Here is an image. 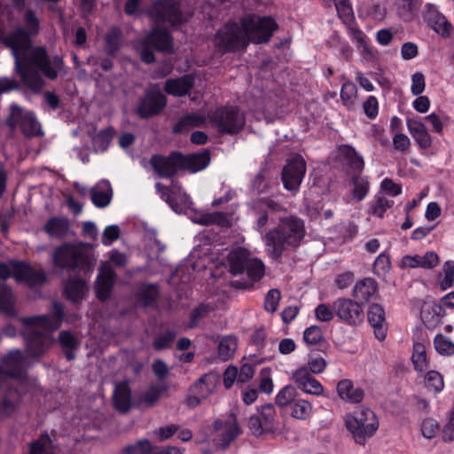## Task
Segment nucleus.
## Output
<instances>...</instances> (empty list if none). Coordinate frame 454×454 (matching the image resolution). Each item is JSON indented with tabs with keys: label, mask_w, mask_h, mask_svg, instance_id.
I'll use <instances>...</instances> for the list:
<instances>
[{
	"label": "nucleus",
	"mask_w": 454,
	"mask_h": 454,
	"mask_svg": "<svg viewBox=\"0 0 454 454\" xmlns=\"http://www.w3.org/2000/svg\"><path fill=\"white\" fill-rule=\"evenodd\" d=\"M439 262V257L434 252H427L424 255H406L402 259V264L406 268L420 267L432 269Z\"/></svg>",
	"instance_id": "bb28decb"
},
{
	"label": "nucleus",
	"mask_w": 454,
	"mask_h": 454,
	"mask_svg": "<svg viewBox=\"0 0 454 454\" xmlns=\"http://www.w3.org/2000/svg\"><path fill=\"white\" fill-rule=\"evenodd\" d=\"M51 259L55 267L67 270L85 269L90 264L88 249L82 245L72 243L55 247Z\"/></svg>",
	"instance_id": "39448f33"
},
{
	"label": "nucleus",
	"mask_w": 454,
	"mask_h": 454,
	"mask_svg": "<svg viewBox=\"0 0 454 454\" xmlns=\"http://www.w3.org/2000/svg\"><path fill=\"white\" fill-rule=\"evenodd\" d=\"M158 296V288L153 284L142 285L138 290V298L145 306L152 305Z\"/></svg>",
	"instance_id": "603ef678"
},
{
	"label": "nucleus",
	"mask_w": 454,
	"mask_h": 454,
	"mask_svg": "<svg viewBox=\"0 0 454 454\" xmlns=\"http://www.w3.org/2000/svg\"><path fill=\"white\" fill-rule=\"evenodd\" d=\"M149 14L155 22L168 23L171 26L179 25L186 20L178 0H158L153 4Z\"/></svg>",
	"instance_id": "ddd939ff"
},
{
	"label": "nucleus",
	"mask_w": 454,
	"mask_h": 454,
	"mask_svg": "<svg viewBox=\"0 0 454 454\" xmlns=\"http://www.w3.org/2000/svg\"><path fill=\"white\" fill-rule=\"evenodd\" d=\"M390 267L391 262L389 257L385 254H381L376 258L373 263V271L379 276L385 275L389 270Z\"/></svg>",
	"instance_id": "338daca9"
},
{
	"label": "nucleus",
	"mask_w": 454,
	"mask_h": 454,
	"mask_svg": "<svg viewBox=\"0 0 454 454\" xmlns=\"http://www.w3.org/2000/svg\"><path fill=\"white\" fill-rule=\"evenodd\" d=\"M305 233L303 220L294 215L282 217L279 224L265 234V245L271 255L278 258L285 250L298 247Z\"/></svg>",
	"instance_id": "7ed1b4c3"
},
{
	"label": "nucleus",
	"mask_w": 454,
	"mask_h": 454,
	"mask_svg": "<svg viewBox=\"0 0 454 454\" xmlns=\"http://www.w3.org/2000/svg\"><path fill=\"white\" fill-rule=\"evenodd\" d=\"M166 103V97L160 90H147L137 106V114L141 118L157 115L163 110Z\"/></svg>",
	"instance_id": "2eb2a0df"
},
{
	"label": "nucleus",
	"mask_w": 454,
	"mask_h": 454,
	"mask_svg": "<svg viewBox=\"0 0 454 454\" xmlns=\"http://www.w3.org/2000/svg\"><path fill=\"white\" fill-rule=\"evenodd\" d=\"M357 97V88L355 83L351 82H346L340 90V98L343 104L348 107L351 108L354 106Z\"/></svg>",
	"instance_id": "de8ad7c7"
},
{
	"label": "nucleus",
	"mask_w": 454,
	"mask_h": 454,
	"mask_svg": "<svg viewBox=\"0 0 454 454\" xmlns=\"http://www.w3.org/2000/svg\"><path fill=\"white\" fill-rule=\"evenodd\" d=\"M340 152L351 169L356 172H361L364 169V160L352 146L342 145L340 147Z\"/></svg>",
	"instance_id": "ea45409f"
},
{
	"label": "nucleus",
	"mask_w": 454,
	"mask_h": 454,
	"mask_svg": "<svg viewBox=\"0 0 454 454\" xmlns=\"http://www.w3.org/2000/svg\"><path fill=\"white\" fill-rule=\"evenodd\" d=\"M121 32L118 27H112L106 35L105 52L107 55H115L121 48Z\"/></svg>",
	"instance_id": "79ce46f5"
},
{
	"label": "nucleus",
	"mask_w": 454,
	"mask_h": 454,
	"mask_svg": "<svg viewBox=\"0 0 454 454\" xmlns=\"http://www.w3.org/2000/svg\"><path fill=\"white\" fill-rule=\"evenodd\" d=\"M435 350L442 356H451L454 354V343L442 334H437L434 340Z\"/></svg>",
	"instance_id": "5fc2aeb1"
},
{
	"label": "nucleus",
	"mask_w": 454,
	"mask_h": 454,
	"mask_svg": "<svg viewBox=\"0 0 454 454\" xmlns=\"http://www.w3.org/2000/svg\"><path fill=\"white\" fill-rule=\"evenodd\" d=\"M215 429L221 431L223 448H226L241 433V429L237 422L236 416L231 413L225 421L216 420Z\"/></svg>",
	"instance_id": "412c9836"
},
{
	"label": "nucleus",
	"mask_w": 454,
	"mask_h": 454,
	"mask_svg": "<svg viewBox=\"0 0 454 454\" xmlns=\"http://www.w3.org/2000/svg\"><path fill=\"white\" fill-rule=\"evenodd\" d=\"M193 86V78L190 75L183 76L176 80H168L165 82V91L174 96H184L187 94Z\"/></svg>",
	"instance_id": "f704fd0d"
},
{
	"label": "nucleus",
	"mask_w": 454,
	"mask_h": 454,
	"mask_svg": "<svg viewBox=\"0 0 454 454\" xmlns=\"http://www.w3.org/2000/svg\"><path fill=\"white\" fill-rule=\"evenodd\" d=\"M237 348L238 340L235 336H224L218 345V355L223 361H227L234 355Z\"/></svg>",
	"instance_id": "a19ab883"
},
{
	"label": "nucleus",
	"mask_w": 454,
	"mask_h": 454,
	"mask_svg": "<svg viewBox=\"0 0 454 454\" xmlns=\"http://www.w3.org/2000/svg\"><path fill=\"white\" fill-rule=\"evenodd\" d=\"M212 124L221 132L229 135L239 133L245 126V115L237 106L217 108L209 114Z\"/></svg>",
	"instance_id": "6e6552de"
},
{
	"label": "nucleus",
	"mask_w": 454,
	"mask_h": 454,
	"mask_svg": "<svg viewBox=\"0 0 454 454\" xmlns=\"http://www.w3.org/2000/svg\"><path fill=\"white\" fill-rule=\"evenodd\" d=\"M441 307L437 305L427 306L421 311L422 320L428 329H434L441 321Z\"/></svg>",
	"instance_id": "c03bdc74"
},
{
	"label": "nucleus",
	"mask_w": 454,
	"mask_h": 454,
	"mask_svg": "<svg viewBox=\"0 0 454 454\" xmlns=\"http://www.w3.org/2000/svg\"><path fill=\"white\" fill-rule=\"evenodd\" d=\"M63 317V305L59 301H54L50 315L21 318L26 326L24 335L29 356H40L48 349L51 344V338L49 333L43 331L51 333L59 329L62 324Z\"/></svg>",
	"instance_id": "f03ea898"
},
{
	"label": "nucleus",
	"mask_w": 454,
	"mask_h": 454,
	"mask_svg": "<svg viewBox=\"0 0 454 454\" xmlns=\"http://www.w3.org/2000/svg\"><path fill=\"white\" fill-rule=\"evenodd\" d=\"M150 165L160 177H172L181 169L180 153L172 152L168 156L153 155Z\"/></svg>",
	"instance_id": "dca6fc26"
},
{
	"label": "nucleus",
	"mask_w": 454,
	"mask_h": 454,
	"mask_svg": "<svg viewBox=\"0 0 454 454\" xmlns=\"http://www.w3.org/2000/svg\"><path fill=\"white\" fill-rule=\"evenodd\" d=\"M113 137V129L100 130L92 139L96 151L104 152L107 149Z\"/></svg>",
	"instance_id": "864d4df0"
},
{
	"label": "nucleus",
	"mask_w": 454,
	"mask_h": 454,
	"mask_svg": "<svg viewBox=\"0 0 454 454\" xmlns=\"http://www.w3.org/2000/svg\"><path fill=\"white\" fill-rule=\"evenodd\" d=\"M337 392L339 396L352 403H360L364 396V392L361 387H354L349 380H342L337 384Z\"/></svg>",
	"instance_id": "c756f323"
},
{
	"label": "nucleus",
	"mask_w": 454,
	"mask_h": 454,
	"mask_svg": "<svg viewBox=\"0 0 454 454\" xmlns=\"http://www.w3.org/2000/svg\"><path fill=\"white\" fill-rule=\"evenodd\" d=\"M425 384L428 389L435 393L441 392L444 387L442 376L435 371H429L426 374Z\"/></svg>",
	"instance_id": "4d7b16f0"
},
{
	"label": "nucleus",
	"mask_w": 454,
	"mask_h": 454,
	"mask_svg": "<svg viewBox=\"0 0 454 454\" xmlns=\"http://www.w3.org/2000/svg\"><path fill=\"white\" fill-rule=\"evenodd\" d=\"M248 428L255 436L278 431L279 423L277 420V411L274 405L271 403L262 405L258 413L249 418Z\"/></svg>",
	"instance_id": "f8f14e48"
},
{
	"label": "nucleus",
	"mask_w": 454,
	"mask_h": 454,
	"mask_svg": "<svg viewBox=\"0 0 454 454\" xmlns=\"http://www.w3.org/2000/svg\"><path fill=\"white\" fill-rule=\"evenodd\" d=\"M303 340L309 345H315L323 340V333L319 326L311 325L303 333Z\"/></svg>",
	"instance_id": "e2e57ef3"
},
{
	"label": "nucleus",
	"mask_w": 454,
	"mask_h": 454,
	"mask_svg": "<svg viewBox=\"0 0 454 454\" xmlns=\"http://www.w3.org/2000/svg\"><path fill=\"white\" fill-rule=\"evenodd\" d=\"M215 309V306L212 302H202L195 307L191 312V320L189 327L193 328L198 325L199 322L209 315Z\"/></svg>",
	"instance_id": "a18cd8bd"
},
{
	"label": "nucleus",
	"mask_w": 454,
	"mask_h": 454,
	"mask_svg": "<svg viewBox=\"0 0 454 454\" xmlns=\"http://www.w3.org/2000/svg\"><path fill=\"white\" fill-rule=\"evenodd\" d=\"M217 383V376L214 373L202 375L191 387L190 392L207 398L214 391Z\"/></svg>",
	"instance_id": "7c9ffc66"
},
{
	"label": "nucleus",
	"mask_w": 454,
	"mask_h": 454,
	"mask_svg": "<svg viewBox=\"0 0 454 454\" xmlns=\"http://www.w3.org/2000/svg\"><path fill=\"white\" fill-rule=\"evenodd\" d=\"M393 201L389 200L384 195H379L375 201L372 204L371 213L382 218L387 209L390 208Z\"/></svg>",
	"instance_id": "bf43d9fd"
},
{
	"label": "nucleus",
	"mask_w": 454,
	"mask_h": 454,
	"mask_svg": "<svg viewBox=\"0 0 454 454\" xmlns=\"http://www.w3.org/2000/svg\"><path fill=\"white\" fill-rule=\"evenodd\" d=\"M152 450L153 447L149 440L140 439L137 442L124 447L120 454H148Z\"/></svg>",
	"instance_id": "3c124183"
},
{
	"label": "nucleus",
	"mask_w": 454,
	"mask_h": 454,
	"mask_svg": "<svg viewBox=\"0 0 454 454\" xmlns=\"http://www.w3.org/2000/svg\"><path fill=\"white\" fill-rule=\"evenodd\" d=\"M442 270L444 273V278L441 282V286L442 289H447L450 287L454 282V262H445L442 267Z\"/></svg>",
	"instance_id": "774afa93"
},
{
	"label": "nucleus",
	"mask_w": 454,
	"mask_h": 454,
	"mask_svg": "<svg viewBox=\"0 0 454 454\" xmlns=\"http://www.w3.org/2000/svg\"><path fill=\"white\" fill-rule=\"evenodd\" d=\"M377 282L372 278H365L358 281L354 289L353 295L357 301H368L377 291Z\"/></svg>",
	"instance_id": "c9c22d12"
},
{
	"label": "nucleus",
	"mask_w": 454,
	"mask_h": 454,
	"mask_svg": "<svg viewBox=\"0 0 454 454\" xmlns=\"http://www.w3.org/2000/svg\"><path fill=\"white\" fill-rule=\"evenodd\" d=\"M241 27L247 42L262 43L270 41L273 32L278 28L271 17L247 15L241 20Z\"/></svg>",
	"instance_id": "0eeeda50"
},
{
	"label": "nucleus",
	"mask_w": 454,
	"mask_h": 454,
	"mask_svg": "<svg viewBox=\"0 0 454 454\" xmlns=\"http://www.w3.org/2000/svg\"><path fill=\"white\" fill-rule=\"evenodd\" d=\"M228 268L231 274L236 276L246 274L252 282L258 281L264 275L263 262L242 247L231 250L227 256Z\"/></svg>",
	"instance_id": "423d86ee"
},
{
	"label": "nucleus",
	"mask_w": 454,
	"mask_h": 454,
	"mask_svg": "<svg viewBox=\"0 0 454 454\" xmlns=\"http://www.w3.org/2000/svg\"><path fill=\"white\" fill-rule=\"evenodd\" d=\"M368 321L373 328L375 337L382 340L387 334V325L385 320V310L378 303H373L368 309Z\"/></svg>",
	"instance_id": "5701e85b"
},
{
	"label": "nucleus",
	"mask_w": 454,
	"mask_h": 454,
	"mask_svg": "<svg viewBox=\"0 0 454 454\" xmlns=\"http://www.w3.org/2000/svg\"><path fill=\"white\" fill-rule=\"evenodd\" d=\"M333 309L340 320L348 325L360 322L363 317V309L358 301L350 299H337L333 302Z\"/></svg>",
	"instance_id": "f3484780"
},
{
	"label": "nucleus",
	"mask_w": 454,
	"mask_h": 454,
	"mask_svg": "<svg viewBox=\"0 0 454 454\" xmlns=\"http://www.w3.org/2000/svg\"><path fill=\"white\" fill-rule=\"evenodd\" d=\"M312 409L311 403L301 398H296L290 406L292 417L302 420L311 415Z\"/></svg>",
	"instance_id": "37998d69"
},
{
	"label": "nucleus",
	"mask_w": 454,
	"mask_h": 454,
	"mask_svg": "<svg viewBox=\"0 0 454 454\" xmlns=\"http://www.w3.org/2000/svg\"><path fill=\"white\" fill-rule=\"evenodd\" d=\"M306 173V163L301 155H295L287 161L282 170V182L285 189L296 192Z\"/></svg>",
	"instance_id": "4468645a"
},
{
	"label": "nucleus",
	"mask_w": 454,
	"mask_h": 454,
	"mask_svg": "<svg viewBox=\"0 0 454 454\" xmlns=\"http://www.w3.org/2000/svg\"><path fill=\"white\" fill-rule=\"evenodd\" d=\"M115 280V273L108 263H104L100 267V270L96 282V290L98 298L106 301L113 288Z\"/></svg>",
	"instance_id": "aec40b11"
},
{
	"label": "nucleus",
	"mask_w": 454,
	"mask_h": 454,
	"mask_svg": "<svg viewBox=\"0 0 454 454\" xmlns=\"http://www.w3.org/2000/svg\"><path fill=\"white\" fill-rule=\"evenodd\" d=\"M165 391H167V387L164 385H150L145 391L140 393L137 399L138 405L143 408L153 407Z\"/></svg>",
	"instance_id": "473e14b6"
},
{
	"label": "nucleus",
	"mask_w": 454,
	"mask_h": 454,
	"mask_svg": "<svg viewBox=\"0 0 454 454\" xmlns=\"http://www.w3.org/2000/svg\"><path fill=\"white\" fill-rule=\"evenodd\" d=\"M15 394L10 392L2 401H0V417H7L14 412L17 407V401L14 399Z\"/></svg>",
	"instance_id": "680f3d73"
},
{
	"label": "nucleus",
	"mask_w": 454,
	"mask_h": 454,
	"mask_svg": "<svg viewBox=\"0 0 454 454\" xmlns=\"http://www.w3.org/2000/svg\"><path fill=\"white\" fill-rule=\"evenodd\" d=\"M293 380L300 390L312 395H322L324 387L309 372V368L301 366L293 373Z\"/></svg>",
	"instance_id": "a211bd4d"
},
{
	"label": "nucleus",
	"mask_w": 454,
	"mask_h": 454,
	"mask_svg": "<svg viewBox=\"0 0 454 454\" xmlns=\"http://www.w3.org/2000/svg\"><path fill=\"white\" fill-rule=\"evenodd\" d=\"M69 229V220L66 217H51L47 221L43 228L50 237L57 239L67 236Z\"/></svg>",
	"instance_id": "2f4dec72"
},
{
	"label": "nucleus",
	"mask_w": 454,
	"mask_h": 454,
	"mask_svg": "<svg viewBox=\"0 0 454 454\" xmlns=\"http://www.w3.org/2000/svg\"><path fill=\"white\" fill-rule=\"evenodd\" d=\"M215 43L223 52L246 50L248 42L241 26L229 23L219 29L215 35Z\"/></svg>",
	"instance_id": "9b49d317"
},
{
	"label": "nucleus",
	"mask_w": 454,
	"mask_h": 454,
	"mask_svg": "<svg viewBox=\"0 0 454 454\" xmlns=\"http://www.w3.org/2000/svg\"><path fill=\"white\" fill-rule=\"evenodd\" d=\"M5 123L12 131L19 126L26 137H35L43 134L41 125L34 113L25 111L17 104L11 105L10 114Z\"/></svg>",
	"instance_id": "1a4fd4ad"
},
{
	"label": "nucleus",
	"mask_w": 454,
	"mask_h": 454,
	"mask_svg": "<svg viewBox=\"0 0 454 454\" xmlns=\"http://www.w3.org/2000/svg\"><path fill=\"white\" fill-rule=\"evenodd\" d=\"M181 169L195 173L207 167L210 162L209 152L205 150L200 153L183 155L180 153Z\"/></svg>",
	"instance_id": "b1692460"
},
{
	"label": "nucleus",
	"mask_w": 454,
	"mask_h": 454,
	"mask_svg": "<svg viewBox=\"0 0 454 454\" xmlns=\"http://www.w3.org/2000/svg\"><path fill=\"white\" fill-rule=\"evenodd\" d=\"M87 285L83 279L78 277L70 278L65 286V294L70 301L77 302L85 297Z\"/></svg>",
	"instance_id": "72a5a7b5"
},
{
	"label": "nucleus",
	"mask_w": 454,
	"mask_h": 454,
	"mask_svg": "<svg viewBox=\"0 0 454 454\" xmlns=\"http://www.w3.org/2000/svg\"><path fill=\"white\" fill-rule=\"evenodd\" d=\"M12 49L15 70L23 84L34 92H40L45 86L41 74L49 80L66 75L64 60L59 55L50 56L43 47H31V40L22 29H15L4 39Z\"/></svg>",
	"instance_id": "f257e3e1"
},
{
	"label": "nucleus",
	"mask_w": 454,
	"mask_h": 454,
	"mask_svg": "<svg viewBox=\"0 0 454 454\" xmlns=\"http://www.w3.org/2000/svg\"><path fill=\"white\" fill-rule=\"evenodd\" d=\"M411 360L417 371L423 372L427 368L426 347L422 343L413 345Z\"/></svg>",
	"instance_id": "49530a36"
},
{
	"label": "nucleus",
	"mask_w": 454,
	"mask_h": 454,
	"mask_svg": "<svg viewBox=\"0 0 454 454\" xmlns=\"http://www.w3.org/2000/svg\"><path fill=\"white\" fill-rule=\"evenodd\" d=\"M345 423L355 442L361 445H364L379 428L375 413L364 406L357 407L353 413L347 414Z\"/></svg>",
	"instance_id": "20e7f679"
},
{
	"label": "nucleus",
	"mask_w": 454,
	"mask_h": 454,
	"mask_svg": "<svg viewBox=\"0 0 454 454\" xmlns=\"http://www.w3.org/2000/svg\"><path fill=\"white\" fill-rule=\"evenodd\" d=\"M59 341L63 348L67 359H74V351L80 345L79 339L69 331H61L59 333Z\"/></svg>",
	"instance_id": "e433bc0d"
},
{
	"label": "nucleus",
	"mask_w": 454,
	"mask_h": 454,
	"mask_svg": "<svg viewBox=\"0 0 454 454\" xmlns=\"http://www.w3.org/2000/svg\"><path fill=\"white\" fill-rule=\"evenodd\" d=\"M176 336L175 331H168L156 337L153 342V347L156 350H161L170 346Z\"/></svg>",
	"instance_id": "69168bd1"
},
{
	"label": "nucleus",
	"mask_w": 454,
	"mask_h": 454,
	"mask_svg": "<svg viewBox=\"0 0 454 454\" xmlns=\"http://www.w3.org/2000/svg\"><path fill=\"white\" fill-rule=\"evenodd\" d=\"M198 223H200L202 225L217 224L223 227H227L231 225L227 215L223 212H215L204 215L198 221Z\"/></svg>",
	"instance_id": "8fccbe9b"
},
{
	"label": "nucleus",
	"mask_w": 454,
	"mask_h": 454,
	"mask_svg": "<svg viewBox=\"0 0 454 454\" xmlns=\"http://www.w3.org/2000/svg\"><path fill=\"white\" fill-rule=\"evenodd\" d=\"M15 298L12 289L4 284L0 285V312L9 316L16 315Z\"/></svg>",
	"instance_id": "58836bf2"
},
{
	"label": "nucleus",
	"mask_w": 454,
	"mask_h": 454,
	"mask_svg": "<svg viewBox=\"0 0 454 454\" xmlns=\"http://www.w3.org/2000/svg\"><path fill=\"white\" fill-rule=\"evenodd\" d=\"M91 201L97 207L103 208L107 207L113 198V190L107 180L98 182L90 190Z\"/></svg>",
	"instance_id": "393cba45"
},
{
	"label": "nucleus",
	"mask_w": 454,
	"mask_h": 454,
	"mask_svg": "<svg viewBox=\"0 0 454 454\" xmlns=\"http://www.w3.org/2000/svg\"><path fill=\"white\" fill-rule=\"evenodd\" d=\"M51 445V439L48 434H43L36 441L29 445V454H43Z\"/></svg>",
	"instance_id": "052dcab7"
},
{
	"label": "nucleus",
	"mask_w": 454,
	"mask_h": 454,
	"mask_svg": "<svg viewBox=\"0 0 454 454\" xmlns=\"http://www.w3.org/2000/svg\"><path fill=\"white\" fill-rule=\"evenodd\" d=\"M352 194L357 200H362L369 191V182L366 177L355 175L352 178Z\"/></svg>",
	"instance_id": "09e8293b"
},
{
	"label": "nucleus",
	"mask_w": 454,
	"mask_h": 454,
	"mask_svg": "<svg viewBox=\"0 0 454 454\" xmlns=\"http://www.w3.org/2000/svg\"><path fill=\"white\" fill-rule=\"evenodd\" d=\"M424 19L428 26L437 34H440L442 36L450 35L451 29L450 23L434 5H427V10L424 12Z\"/></svg>",
	"instance_id": "6ab92c4d"
},
{
	"label": "nucleus",
	"mask_w": 454,
	"mask_h": 454,
	"mask_svg": "<svg viewBox=\"0 0 454 454\" xmlns=\"http://www.w3.org/2000/svg\"><path fill=\"white\" fill-rule=\"evenodd\" d=\"M296 390L293 386L284 387L276 396V403L278 406H291V403L296 399Z\"/></svg>",
	"instance_id": "13d9d810"
},
{
	"label": "nucleus",
	"mask_w": 454,
	"mask_h": 454,
	"mask_svg": "<svg viewBox=\"0 0 454 454\" xmlns=\"http://www.w3.org/2000/svg\"><path fill=\"white\" fill-rule=\"evenodd\" d=\"M408 130L413 138L416 140L419 147L427 149L432 145V138L428 134L426 126L419 121L408 119L407 121Z\"/></svg>",
	"instance_id": "c85d7f7f"
},
{
	"label": "nucleus",
	"mask_w": 454,
	"mask_h": 454,
	"mask_svg": "<svg viewBox=\"0 0 454 454\" xmlns=\"http://www.w3.org/2000/svg\"><path fill=\"white\" fill-rule=\"evenodd\" d=\"M151 47L159 51L171 52L172 43L169 33L166 29L155 27L141 41L140 58L146 64L155 60Z\"/></svg>",
	"instance_id": "9d476101"
},
{
	"label": "nucleus",
	"mask_w": 454,
	"mask_h": 454,
	"mask_svg": "<svg viewBox=\"0 0 454 454\" xmlns=\"http://www.w3.org/2000/svg\"><path fill=\"white\" fill-rule=\"evenodd\" d=\"M24 21L27 27V30H22L28 35L30 39L31 35H35L39 32V20L36 18L35 12L32 10H27L24 14ZM18 29H21L19 27Z\"/></svg>",
	"instance_id": "6e6d98bb"
},
{
	"label": "nucleus",
	"mask_w": 454,
	"mask_h": 454,
	"mask_svg": "<svg viewBox=\"0 0 454 454\" xmlns=\"http://www.w3.org/2000/svg\"><path fill=\"white\" fill-rule=\"evenodd\" d=\"M25 358L22 353L14 349L2 359V370L10 376H18L23 370Z\"/></svg>",
	"instance_id": "cd10ccee"
},
{
	"label": "nucleus",
	"mask_w": 454,
	"mask_h": 454,
	"mask_svg": "<svg viewBox=\"0 0 454 454\" xmlns=\"http://www.w3.org/2000/svg\"><path fill=\"white\" fill-rule=\"evenodd\" d=\"M16 267L18 274L17 282H24L30 287L42 286L46 282V273L43 270H35L23 262H21V265H17Z\"/></svg>",
	"instance_id": "4be33fe9"
},
{
	"label": "nucleus",
	"mask_w": 454,
	"mask_h": 454,
	"mask_svg": "<svg viewBox=\"0 0 454 454\" xmlns=\"http://www.w3.org/2000/svg\"><path fill=\"white\" fill-rule=\"evenodd\" d=\"M206 121V118L200 114H188L183 116L173 127L174 133H184L191 128L200 127Z\"/></svg>",
	"instance_id": "4c0bfd02"
},
{
	"label": "nucleus",
	"mask_w": 454,
	"mask_h": 454,
	"mask_svg": "<svg viewBox=\"0 0 454 454\" xmlns=\"http://www.w3.org/2000/svg\"><path fill=\"white\" fill-rule=\"evenodd\" d=\"M281 299L280 292L278 289H270L265 297L264 308L270 313H274Z\"/></svg>",
	"instance_id": "0e129e2a"
},
{
	"label": "nucleus",
	"mask_w": 454,
	"mask_h": 454,
	"mask_svg": "<svg viewBox=\"0 0 454 454\" xmlns=\"http://www.w3.org/2000/svg\"><path fill=\"white\" fill-rule=\"evenodd\" d=\"M113 402L116 410L126 413L131 407V390L127 382H120L115 385Z\"/></svg>",
	"instance_id": "a878e982"
}]
</instances>
